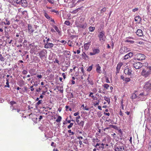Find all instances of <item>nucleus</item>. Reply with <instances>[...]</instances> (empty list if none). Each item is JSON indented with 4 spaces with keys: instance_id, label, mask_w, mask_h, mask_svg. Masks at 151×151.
<instances>
[{
    "instance_id": "nucleus-4",
    "label": "nucleus",
    "mask_w": 151,
    "mask_h": 151,
    "mask_svg": "<svg viewBox=\"0 0 151 151\" xmlns=\"http://www.w3.org/2000/svg\"><path fill=\"white\" fill-rule=\"evenodd\" d=\"M76 27L80 28L85 29L86 27V22H82L81 21H79V22H76Z\"/></svg>"
},
{
    "instance_id": "nucleus-37",
    "label": "nucleus",
    "mask_w": 151,
    "mask_h": 151,
    "mask_svg": "<svg viewBox=\"0 0 151 151\" xmlns=\"http://www.w3.org/2000/svg\"><path fill=\"white\" fill-rule=\"evenodd\" d=\"M103 86L104 88L108 89L109 87V86L107 84H105L103 85Z\"/></svg>"
},
{
    "instance_id": "nucleus-10",
    "label": "nucleus",
    "mask_w": 151,
    "mask_h": 151,
    "mask_svg": "<svg viewBox=\"0 0 151 151\" xmlns=\"http://www.w3.org/2000/svg\"><path fill=\"white\" fill-rule=\"evenodd\" d=\"M28 32L30 34L32 33L34 31V28L30 24L28 25Z\"/></svg>"
},
{
    "instance_id": "nucleus-6",
    "label": "nucleus",
    "mask_w": 151,
    "mask_h": 151,
    "mask_svg": "<svg viewBox=\"0 0 151 151\" xmlns=\"http://www.w3.org/2000/svg\"><path fill=\"white\" fill-rule=\"evenodd\" d=\"M105 32L104 31H101L99 33L98 35V37L100 41L102 40L104 41L105 40L106 37L105 35Z\"/></svg>"
},
{
    "instance_id": "nucleus-64",
    "label": "nucleus",
    "mask_w": 151,
    "mask_h": 151,
    "mask_svg": "<svg viewBox=\"0 0 151 151\" xmlns=\"http://www.w3.org/2000/svg\"><path fill=\"white\" fill-rule=\"evenodd\" d=\"M50 20L51 22H53L54 24H55V22L54 19H52V18H51Z\"/></svg>"
},
{
    "instance_id": "nucleus-29",
    "label": "nucleus",
    "mask_w": 151,
    "mask_h": 151,
    "mask_svg": "<svg viewBox=\"0 0 151 151\" xmlns=\"http://www.w3.org/2000/svg\"><path fill=\"white\" fill-rule=\"evenodd\" d=\"M0 60L1 61H4L5 60V58L0 53Z\"/></svg>"
},
{
    "instance_id": "nucleus-17",
    "label": "nucleus",
    "mask_w": 151,
    "mask_h": 151,
    "mask_svg": "<svg viewBox=\"0 0 151 151\" xmlns=\"http://www.w3.org/2000/svg\"><path fill=\"white\" fill-rule=\"evenodd\" d=\"M93 52L95 55L98 54L100 52V50L99 48L93 49Z\"/></svg>"
},
{
    "instance_id": "nucleus-11",
    "label": "nucleus",
    "mask_w": 151,
    "mask_h": 151,
    "mask_svg": "<svg viewBox=\"0 0 151 151\" xmlns=\"http://www.w3.org/2000/svg\"><path fill=\"white\" fill-rule=\"evenodd\" d=\"M54 44L52 43L48 42L46 43L44 47L45 48H50L53 47Z\"/></svg>"
},
{
    "instance_id": "nucleus-31",
    "label": "nucleus",
    "mask_w": 151,
    "mask_h": 151,
    "mask_svg": "<svg viewBox=\"0 0 151 151\" xmlns=\"http://www.w3.org/2000/svg\"><path fill=\"white\" fill-rule=\"evenodd\" d=\"M42 102V100H39L38 101L37 103L36 104V106H37L40 104H41Z\"/></svg>"
},
{
    "instance_id": "nucleus-21",
    "label": "nucleus",
    "mask_w": 151,
    "mask_h": 151,
    "mask_svg": "<svg viewBox=\"0 0 151 151\" xmlns=\"http://www.w3.org/2000/svg\"><path fill=\"white\" fill-rule=\"evenodd\" d=\"M82 57L83 58L86 59V58L88 59V57L84 52H83L82 54Z\"/></svg>"
},
{
    "instance_id": "nucleus-27",
    "label": "nucleus",
    "mask_w": 151,
    "mask_h": 151,
    "mask_svg": "<svg viewBox=\"0 0 151 151\" xmlns=\"http://www.w3.org/2000/svg\"><path fill=\"white\" fill-rule=\"evenodd\" d=\"M61 119H62L61 117L60 116H59L58 117L57 119L56 120V122L58 123L60 122L61 121Z\"/></svg>"
},
{
    "instance_id": "nucleus-48",
    "label": "nucleus",
    "mask_w": 151,
    "mask_h": 151,
    "mask_svg": "<svg viewBox=\"0 0 151 151\" xmlns=\"http://www.w3.org/2000/svg\"><path fill=\"white\" fill-rule=\"evenodd\" d=\"M13 110H16L18 113L20 111V109H17L14 108H13L12 110V111H13Z\"/></svg>"
},
{
    "instance_id": "nucleus-5",
    "label": "nucleus",
    "mask_w": 151,
    "mask_h": 151,
    "mask_svg": "<svg viewBox=\"0 0 151 151\" xmlns=\"http://www.w3.org/2000/svg\"><path fill=\"white\" fill-rule=\"evenodd\" d=\"M130 51V49L126 47H122L119 50V52L121 54H124Z\"/></svg>"
},
{
    "instance_id": "nucleus-15",
    "label": "nucleus",
    "mask_w": 151,
    "mask_h": 151,
    "mask_svg": "<svg viewBox=\"0 0 151 151\" xmlns=\"http://www.w3.org/2000/svg\"><path fill=\"white\" fill-rule=\"evenodd\" d=\"M90 42H88L87 43L85 44L84 45V47L85 50H87L88 49L89 47V46L91 45Z\"/></svg>"
},
{
    "instance_id": "nucleus-2",
    "label": "nucleus",
    "mask_w": 151,
    "mask_h": 151,
    "mask_svg": "<svg viewBox=\"0 0 151 151\" xmlns=\"http://www.w3.org/2000/svg\"><path fill=\"white\" fill-rule=\"evenodd\" d=\"M151 74V66L147 67L146 69H143L142 72L141 74L145 77L149 76Z\"/></svg>"
},
{
    "instance_id": "nucleus-45",
    "label": "nucleus",
    "mask_w": 151,
    "mask_h": 151,
    "mask_svg": "<svg viewBox=\"0 0 151 151\" xmlns=\"http://www.w3.org/2000/svg\"><path fill=\"white\" fill-rule=\"evenodd\" d=\"M73 123H70V124L68 126V129H70L73 126Z\"/></svg>"
},
{
    "instance_id": "nucleus-62",
    "label": "nucleus",
    "mask_w": 151,
    "mask_h": 151,
    "mask_svg": "<svg viewBox=\"0 0 151 151\" xmlns=\"http://www.w3.org/2000/svg\"><path fill=\"white\" fill-rule=\"evenodd\" d=\"M41 90V89L40 88H38V89H36V91L37 92H40Z\"/></svg>"
},
{
    "instance_id": "nucleus-51",
    "label": "nucleus",
    "mask_w": 151,
    "mask_h": 151,
    "mask_svg": "<svg viewBox=\"0 0 151 151\" xmlns=\"http://www.w3.org/2000/svg\"><path fill=\"white\" fill-rule=\"evenodd\" d=\"M22 73L23 74L25 75L27 73V71L25 70H24L22 71Z\"/></svg>"
},
{
    "instance_id": "nucleus-46",
    "label": "nucleus",
    "mask_w": 151,
    "mask_h": 151,
    "mask_svg": "<svg viewBox=\"0 0 151 151\" xmlns=\"http://www.w3.org/2000/svg\"><path fill=\"white\" fill-rule=\"evenodd\" d=\"M5 20L6 22V24L7 25H9L10 24V22L9 20H8V18H6L5 19Z\"/></svg>"
},
{
    "instance_id": "nucleus-49",
    "label": "nucleus",
    "mask_w": 151,
    "mask_h": 151,
    "mask_svg": "<svg viewBox=\"0 0 151 151\" xmlns=\"http://www.w3.org/2000/svg\"><path fill=\"white\" fill-rule=\"evenodd\" d=\"M101 146H100L99 147L100 149V148L102 149V150L104 149V144L103 143H102L101 144Z\"/></svg>"
},
{
    "instance_id": "nucleus-25",
    "label": "nucleus",
    "mask_w": 151,
    "mask_h": 151,
    "mask_svg": "<svg viewBox=\"0 0 151 151\" xmlns=\"http://www.w3.org/2000/svg\"><path fill=\"white\" fill-rule=\"evenodd\" d=\"M95 27H90L88 28V29L90 31V32H93L95 29Z\"/></svg>"
},
{
    "instance_id": "nucleus-35",
    "label": "nucleus",
    "mask_w": 151,
    "mask_h": 151,
    "mask_svg": "<svg viewBox=\"0 0 151 151\" xmlns=\"http://www.w3.org/2000/svg\"><path fill=\"white\" fill-rule=\"evenodd\" d=\"M106 7H104L101 10V14L103 13L104 12H105L106 11Z\"/></svg>"
},
{
    "instance_id": "nucleus-34",
    "label": "nucleus",
    "mask_w": 151,
    "mask_h": 151,
    "mask_svg": "<svg viewBox=\"0 0 151 151\" xmlns=\"http://www.w3.org/2000/svg\"><path fill=\"white\" fill-rule=\"evenodd\" d=\"M127 54L129 56V58H131V57H132V56H133V52H130L127 53Z\"/></svg>"
},
{
    "instance_id": "nucleus-30",
    "label": "nucleus",
    "mask_w": 151,
    "mask_h": 151,
    "mask_svg": "<svg viewBox=\"0 0 151 151\" xmlns=\"http://www.w3.org/2000/svg\"><path fill=\"white\" fill-rule=\"evenodd\" d=\"M53 27L55 29V30L58 33H60V31L58 29V27L57 26H56L55 25H54V26H53Z\"/></svg>"
},
{
    "instance_id": "nucleus-9",
    "label": "nucleus",
    "mask_w": 151,
    "mask_h": 151,
    "mask_svg": "<svg viewBox=\"0 0 151 151\" xmlns=\"http://www.w3.org/2000/svg\"><path fill=\"white\" fill-rule=\"evenodd\" d=\"M145 88L147 89H151V80L146 82L145 83Z\"/></svg>"
},
{
    "instance_id": "nucleus-13",
    "label": "nucleus",
    "mask_w": 151,
    "mask_h": 151,
    "mask_svg": "<svg viewBox=\"0 0 151 151\" xmlns=\"http://www.w3.org/2000/svg\"><path fill=\"white\" fill-rule=\"evenodd\" d=\"M21 4L24 7H26L27 6V3L26 0H21Z\"/></svg>"
},
{
    "instance_id": "nucleus-20",
    "label": "nucleus",
    "mask_w": 151,
    "mask_h": 151,
    "mask_svg": "<svg viewBox=\"0 0 151 151\" xmlns=\"http://www.w3.org/2000/svg\"><path fill=\"white\" fill-rule=\"evenodd\" d=\"M104 99L106 101H107L108 104H109L110 101V99L109 97H107L106 96H105L104 97Z\"/></svg>"
},
{
    "instance_id": "nucleus-56",
    "label": "nucleus",
    "mask_w": 151,
    "mask_h": 151,
    "mask_svg": "<svg viewBox=\"0 0 151 151\" xmlns=\"http://www.w3.org/2000/svg\"><path fill=\"white\" fill-rule=\"evenodd\" d=\"M15 1L16 2V3L17 4H21V1H18V0H15Z\"/></svg>"
},
{
    "instance_id": "nucleus-26",
    "label": "nucleus",
    "mask_w": 151,
    "mask_h": 151,
    "mask_svg": "<svg viewBox=\"0 0 151 151\" xmlns=\"http://www.w3.org/2000/svg\"><path fill=\"white\" fill-rule=\"evenodd\" d=\"M44 15L46 17V18L47 19H49V20L51 18L46 12H45L44 13Z\"/></svg>"
},
{
    "instance_id": "nucleus-22",
    "label": "nucleus",
    "mask_w": 151,
    "mask_h": 151,
    "mask_svg": "<svg viewBox=\"0 0 151 151\" xmlns=\"http://www.w3.org/2000/svg\"><path fill=\"white\" fill-rule=\"evenodd\" d=\"M122 64L121 63H119L117 65V67L116 68V69L117 70H119L121 67L122 65Z\"/></svg>"
},
{
    "instance_id": "nucleus-54",
    "label": "nucleus",
    "mask_w": 151,
    "mask_h": 151,
    "mask_svg": "<svg viewBox=\"0 0 151 151\" xmlns=\"http://www.w3.org/2000/svg\"><path fill=\"white\" fill-rule=\"evenodd\" d=\"M93 93L92 92H91L89 94V96H91L92 98H93L94 97V96L93 95Z\"/></svg>"
},
{
    "instance_id": "nucleus-61",
    "label": "nucleus",
    "mask_w": 151,
    "mask_h": 151,
    "mask_svg": "<svg viewBox=\"0 0 151 151\" xmlns=\"http://www.w3.org/2000/svg\"><path fill=\"white\" fill-rule=\"evenodd\" d=\"M60 42L62 43H64V44H65L66 43V42L65 40H62L60 41Z\"/></svg>"
},
{
    "instance_id": "nucleus-19",
    "label": "nucleus",
    "mask_w": 151,
    "mask_h": 151,
    "mask_svg": "<svg viewBox=\"0 0 151 151\" xmlns=\"http://www.w3.org/2000/svg\"><path fill=\"white\" fill-rule=\"evenodd\" d=\"M96 71L99 73H100V71H101V67L99 66V64H98L97 65V68H96Z\"/></svg>"
},
{
    "instance_id": "nucleus-36",
    "label": "nucleus",
    "mask_w": 151,
    "mask_h": 151,
    "mask_svg": "<svg viewBox=\"0 0 151 151\" xmlns=\"http://www.w3.org/2000/svg\"><path fill=\"white\" fill-rule=\"evenodd\" d=\"M89 77H88L87 79V80L88 81V82H89V83L91 85H93L94 84V83L93 82V81H92V80H89Z\"/></svg>"
},
{
    "instance_id": "nucleus-33",
    "label": "nucleus",
    "mask_w": 151,
    "mask_h": 151,
    "mask_svg": "<svg viewBox=\"0 0 151 151\" xmlns=\"http://www.w3.org/2000/svg\"><path fill=\"white\" fill-rule=\"evenodd\" d=\"M125 42H129L131 44H133L134 43V41L130 40L129 39H127L126 40Z\"/></svg>"
},
{
    "instance_id": "nucleus-57",
    "label": "nucleus",
    "mask_w": 151,
    "mask_h": 151,
    "mask_svg": "<svg viewBox=\"0 0 151 151\" xmlns=\"http://www.w3.org/2000/svg\"><path fill=\"white\" fill-rule=\"evenodd\" d=\"M99 101H98V102H96V101L95 102V103H94V106H97V105H98L99 104Z\"/></svg>"
},
{
    "instance_id": "nucleus-55",
    "label": "nucleus",
    "mask_w": 151,
    "mask_h": 151,
    "mask_svg": "<svg viewBox=\"0 0 151 151\" xmlns=\"http://www.w3.org/2000/svg\"><path fill=\"white\" fill-rule=\"evenodd\" d=\"M138 10V9L137 8L134 9H132V11L134 12H135L137 11Z\"/></svg>"
},
{
    "instance_id": "nucleus-52",
    "label": "nucleus",
    "mask_w": 151,
    "mask_h": 151,
    "mask_svg": "<svg viewBox=\"0 0 151 151\" xmlns=\"http://www.w3.org/2000/svg\"><path fill=\"white\" fill-rule=\"evenodd\" d=\"M144 95L143 93H141L139 95H138V97L139 98L141 97V96H142Z\"/></svg>"
},
{
    "instance_id": "nucleus-63",
    "label": "nucleus",
    "mask_w": 151,
    "mask_h": 151,
    "mask_svg": "<svg viewBox=\"0 0 151 151\" xmlns=\"http://www.w3.org/2000/svg\"><path fill=\"white\" fill-rule=\"evenodd\" d=\"M104 115H107L108 116H109L110 115V113H106L105 112H104Z\"/></svg>"
},
{
    "instance_id": "nucleus-28",
    "label": "nucleus",
    "mask_w": 151,
    "mask_h": 151,
    "mask_svg": "<svg viewBox=\"0 0 151 151\" xmlns=\"http://www.w3.org/2000/svg\"><path fill=\"white\" fill-rule=\"evenodd\" d=\"M34 72H35V70L34 69H31L29 71V73L31 74H32V76H33V75H36V74L35 73H33Z\"/></svg>"
},
{
    "instance_id": "nucleus-47",
    "label": "nucleus",
    "mask_w": 151,
    "mask_h": 151,
    "mask_svg": "<svg viewBox=\"0 0 151 151\" xmlns=\"http://www.w3.org/2000/svg\"><path fill=\"white\" fill-rule=\"evenodd\" d=\"M95 20V18L94 17H92L91 19L90 20V22H93Z\"/></svg>"
},
{
    "instance_id": "nucleus-42",
    "label": "nucleus",
    "mask_w": 151,
    "mask_h": 151,
    "mask_svg": "<svg viewBox=\"0 0 151 151\" xmlns=\"http://www.w3.org/2000/svg\"><path fill=\"white\" fill-rule=\"evenodd\" d=\"M109 126H110V127H112V128H114L115 129H116L117 128V127L116 126L114 125H109Z\"/></svg>"
},
{
    "instance_id": "nucleus-3",
    "label": "nucleus",
    "mask_w": 151,
    "mask_h": 151,
    "mask_svg": "<svg viewBox=\"0 0 151 151\" xmlns=\"http://www.w3.org/2000/svg\"><path fill=\"white\" fill-rule=\"evenodd\" d=\"M47 52V50L45 49H43L40 51L38 52L40 58L41 59H42L44 58H46Z\"/></svg>"
},
{
    "instance_id": "nucleus-14",
    "label": "nucleus",
    "mask_w": 151,
    "mask_h": 151,
    "mask_svg": "<svg viewBox=\"0 0 151 151\" xmlns=\"http://www.w3.org/2000/svg\"><path fill=\"white\" fill-rule=\"evenodd\" d=\"M136 33L139 36L141 37L143 35L142 31L141 29H138L137 30Z\"/></svg>"
},
{
    "instance_id": "nucleus-32",
    "label": "nucleus",
    "mask_w": 151,
    "mask_h": 151,
    "mask_svg": "<svg viewBox=\"0 0 151 151\" xmlns=\"http://www.w3.org/2000/svg\"><path fill=\"white\" fill-rule=\"evenodd\" d=\"M65 53H66L68 57H69L70 56V51H69L65 50Z\"/></svg>"
},
{
    "instance_id": "nucleus-12",
    "label": "nucleus",
    "mask_w": 151,
    "mask_h": 151,
    "mask_svg": "<svg viewBox=\"0 0 151 151\" xmlns=\"http://www.w3.org/2000/svg\"><path fill=\"white\" fill-rule=\"evenodd\" d=\"M124 73L125 74L128 75L129 76H131L132 74V70L131 69L129 68H126L124 70Z\"/></svg>"
},
{
    "instance_id": "nucleus-43",
    "label": "nucleus",
    "mask_w": 151,
    "mask_h": 151,
    "mask_svg": "<svg viewBox=\"0 0 151 151\" xmlns=\"http://www.w3.org/2000/svg\"><path fill=\"white\" fill-rule=\"evenodd\" d=\"M10 104L11 106H13V105L16 104V103L14 101H11L10 102Z\"/></svg>"
},
{
    "instance_id": "nucleus-58",
    "label": "nucleus",
    "mask_w": 151,
    "mask_h": 151,
    "mask_svg": "<svg viewBox=\"0 0 151 151\" xmlns=\"http://www.w3.org/2000/svg\"><path fill=\"white\" fill-rule=\"evenodd\" d=\"M78 11L77 9H76L75 10H73L72 11V13L73 14H76L77 13V12Z\"/></svg>"
},
{
    "instance_id": "nucleus-38",
    "label": "nucleus",
    "mask_w": 151,
    "mask_h": 151,
    "mask_svg": "<svg viewBox=\"0 0 151 151\" xmlns=\"http://www.w3.org/2000/svg\"><path fill=\"white\" fill-rule=\"evenodd\" d=\"M93 65H91V66H89L88 68L87 69V70L89 72L90 71L92 70V69Z\"/></svg>"
},
{
    "instance_id": "nucleus-39",
    "label": "nucleus",
    "mask_w": 151,
    "mask_h": 151,
    "mask_svg": "<svg viewBox=\"0 0 151 151\" xmlns=\"http://www.w3.org/2000/svg\"><path fill=\"white\" fill-rule=\"evenodd\" d=\"M64 24H66V25H68V26H70V23L69 21H68V20L66 21L65 22Z\"/></svg>"
},
{
    "instance_id": "nucleus-18",
    "label": "nucleus",
    "mask_w": 151,
    "mask_h": 151,
    "mask_svg": "<svg viewBox=\"0 0 151 151\" xmlns=\"http://www.w3.org/2000/svg\"><path fill=\"white\" fill-rule=\"evenodd\" d=\"M138 94L137 93H136V92H135V93H133L132 94V96H131V98L132 99H135L137 97H138Z\"/></svg>"
},
{
    "instance_id": "nucleus-23",
    "label": "nucleus",
    "mask_w": 151,
    "mask_h": 151,
    "mask_svg": "<svg viewBox=\"0 0 151 151\" xmlns=\"http://www.w3.org/2000/svg\"><path fill=\"white\" fill-rule=\"evenodd\" d=\"M35 47H32L31 48V49L30 50V51H29L30 53H31L32 54H35Z\"/></svg>"
},
{
    "instance_id": "nucleus-53",
    "label": "nucleus",
    "mask_w": 151,
    "mask_h": 151,
    "mask_svg": "<svg viewBox=\"0 0 151 151\" xmlns=\"http://www.w3.org/2000/svg\"><path fill=\"white\" fill-rule=\"evenodd\" d=\"M49 3L51 4H54V1H52V0H47Z\"/></svg>"
},
{
    "instance_id": "nucleus-44",
    "label": "nucleus",
    "mask_w": 151,
    "mask_h": 151,
    "mask_svg": "<svg viewBox=\"0 0 151 151\" xmlns=\"http://www.w3.org/2000/svg\"><path fill=\"white\" fill-rule=\"evenodd\" d=\"M22 14L24 16H26L27 14V11H24L22 12Z\"/></svg>"
},
{
    "instance_id": "nucleus-60",
    "label": "nucleus",
    "mask_w": 151,
    "mask_h": 151,
    "mask_svg": "<svg viewBox=\"0 0 151 151\" xmlns=\"http://www.w3.org/2000/svg\"><path fill=\"white\" fill-rule=\"evenodd\" d=\"M106 82L108 83H110V82L109 79L108 78H107L106 79Z\"/></svg>"
},
{
    "instance_id": "nucleus-50",
    "label": "nucleus",
    "mask_w": 151,
    "mask_h": 151,
    "mask_svg": "<svg viewBox=\"0 0 151 151\" xmlns=\"http://www.w3.org/2000/svg\"><path fill=\"white\" fill-rule=\"evenodd\" d=\"M6 85L5 86V87H7L8 88H9L10 87V86L9 84V82H6Z\"/></svg>"
},
{
    "instance_id": "nucleus-41",
    "label": "nucleus",
    "mask_w": 151,
    "mask_h": 151,
    "mask_svg": "<svg viewBox=\"0 0 151 151\" xmlns=\"http://www.w3.org/2000/svg\"><path fill=\"white\" fill-rule=\"evenodd\" d=\"M129 56L127 54L126 55H125L124 56V60H127V59H129Z\"/></svg>"
},
{
    "instance_id": "nucleus-59",
    "label": "nucleus",
    "mask_w": 151,
    "mask_h": 151,
    "mask_svg": "<svg viewBox=\"0 0 151 151\" xmlns=\"http://www.w3.org/2000/svg\"><path fill=\"white\" fill-rule=\"evenodd\" d=\"M79 114V112H77L76 113H75L74 114V115L75 116H77V115H78Z\"/></svg>"
},
{
    "instance_id": "nucleus-40",
    "label": "nucleus",
    "mask_w": 151,
    "mask_h": 151,
    "mask_svg": "<svg viewBox=\"0 0 151 151\" xmlns=\"http://www.w3.org/2000/svg\"><path fill=\"white\" fill-rule=\"evenodd\" d=\"M131 80L130 78H125V81L126 83H127V82L130 81Z\"/></svg>"
},
{
    "instance_id": "nucleus-8",
    "label": "nucleus",
    "mask_w": 151,
    "mask_h": 151,
    "mask_svg": "<svg viewBox=\"0 0 151 151\" xmlns=\"http://www.w3.org/2000/svg\"><path fill=\"white\" fill-rule=\"evenodd\" d=\"M136 59L138 60H144L145 59L146 56L143 54L141 53H138L136 54Z\"/></svg>"
},
{
    "instance_id": "nucleus-7",
    "label": "nucleus",
    "mask_w": 151,
    "mask_h": 151,
    "mask_svg": "<svg viewBox=\"0 0 151 151\" xmlns=\"http://www.w3.org/2000/svg\"><path fill=\"white\" fill-rule=\"evenodd\" d=\"M132 64L133 67L137 69L141 68L143 66L142 63L139 62H134Z\"/></svg>"
},
{
    "instance_id": "nucleus-16",
    "label": "nucleus",
    "mask_w": 151,
    "mask_h": 151,
    "mask_svg": "<svg viewBox=\"0 0 151 151\" xmlns=\"http://www.w3.org/2000/svg\"><path fill=\"white\" fill-rule=\"evenodd\" d=\"M134 20L136 22L139 21V23L140 22H141V19L139 16H138L135 17L134 18Z\"/></svg>"
},
{
    "instance_id": "nucleus-24",
    "label": "nucleus",
    "mask_w": 151,
    "mask_h": 151,
    "mask_svg": "<svg viewBox=\"0 0 151 151\" xmlns=\"http://www.w3.org/2000/svg\"><path fill=\"white\" fill-rule=\"evenodd\" d=\"M84 123V121H82L81 122H80L78 124V125H79L80 126H81L82 127H83Z\"/></svg>"
},
{
    "instance_id": "nucleus-1",
    "label": "nucleus",
    "mask_w": 151,
    "mask_h": 151,
    "mask_svg": "<svg viewBox=\"0 0 151 151\" xmlns=\"http://www.w3.org/2000/svg\"><path fill=\"white\" fill-rule=\"evenodd\" d=\"M124 145L119 142L116 143L114 146L115 151H124L125 150Z\"/></svg>"
}]
</instances>
